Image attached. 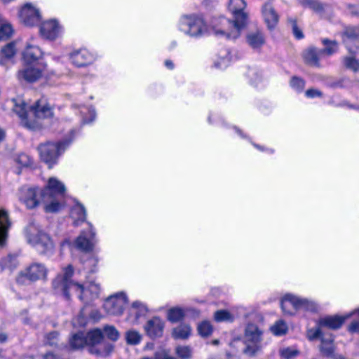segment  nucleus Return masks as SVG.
<instances>
[{"label":"nucleus","instance_id":"obj_1","mask_svg":"<svg viewBox=\"0 0 359 359\" xmlns=\"http://www.w3.org/2000/svg\"><path fill=\"white\" fill-rule=\"evenodd\" d=\"M246 6L244 0H229V9L233 15V22L225 18H220L214 22L212 32L219 37L229 39L238 38L247 22V15L243 12Z\"/></svg>","mask_w":359,"mask_h":359},{"label":"nucleus","instance_id":"obj_2","mask_svg":"<svg viewBox=\"0 0 359 359\" xmlns=\"http://www.w3.org/2000/svg\"><path fill=\"white\" fill-rule=\"evenodd\" d=\"M73 268L69 265L64 271L62 276H57L53 281V287L57 292H60L66 299H69L70 292L79 293V298L88 304L99 297L100 285L94 282L87 283L84 285L70 280L73 275Z\"/></svg>","mask_w":359,"mask_h":359},{"label":"nucleus","instance_id":"obj_3","mask_svg":"<svg viewBox=\"0 0 359 359\" xmlns=\"http://www.w3.org/2000/svg\"><path fill=\"white\" fill-rule=\"evenodd\" d=\"M13 111L19 116L21 123L30 130L41 128V119L51 117V108L41 100H37L32 104L25 103L23 100H14Z\"/></svg>","mask_w":359,"mask_h":359},{"label":"nucleus","instance_id":"obj_4","mask_svg":"<svg viewBox=\"0 0 359 359\" xmlns=\"http://www.w3.org/2000/svg\"><path fill=\"white\" fill-rule=\"evenodd\" d=\"M26 237L29 244L33 245L40 253L52 252L54 244L48 234L39 226L31 224L26 229Z\"/></svg>","mask_w":359,"mask_h":359},{"label":"nucleus","instance_id":"obj_5","mask_svg":"<svg viewBox=\"0 0 359 359\" xmlns=\"http://www.w3.org/2000/svg\"><path fill=\"white\" fill-rule=\"evenodd\" d=\"M280 306L283 312L287 315H293L299 310L312 312L318 310V306L315 302L290 294H286L283 297L280 302Z\"/></svg>","mask_w":359,"mask_h":359},{"label":"nucleus","instance_id":"obj_6","mask_svg":"<svg viewBox=\"0 0 359 359\" xmlns=\"http://www.w3.org/2000/svg\"><path fill=\"white\" fill-rule=\"evenodd\" d=\"M69 143V141L65 140L56 143L48 142L41 144L38 147L41 159L50 168H52L57 163L59 156L64 152Z\"/></svg>","mask_w":359,"mask_h":359},{"label":"nucleus","instance_id":"obj_7","mask_svg":"<svg viewBox=\"0 0 359 359\" xmlns=\"http://www.w3.org/2000/svg\"><path fill=\"white\" fill-rule=\"evenodd\" d=\"M181 32L191 37H199L208 32V26L204 20L197 15H184L179 23Z\"/></svg>","mask_w":359,"mask_h":359},{"label":"nucleus","instance_id":"obj_8","mask_svg":"<svg viewBox=\"0 0 359 359\" xmlns=\"http://www.w3.org/2000/svg\"><path fill=\"white\" fill-rule=\"evenodd\" d=\"M88 339V345L90 346L89 352L97 356L105 357L111 353L113 345L111 344H102L103 333L100 329H95L86 335Z\"/></svg>","mask_w":359,"mask_h":359},{"label":"nucleus","instance_id":"obj_9","mask_svg":"<svg viewBox=\"0 0 359 359\" xmlns=\"http://www.w3.org/2000/svg\"><path fill=\"white\" fill-rule=\"evenodd\" d=\"M48 270L43 264L32 263L19 273L16 281L20 285H26L27 282L45 279Z\"/></svg>","mask_w":359,"mask_h":359},{"label":"nucleus","instance_id":"obj_10","mask_svg":"<svg viewBox=\"0 0 359 359\" xmlns=\"http://www.w3.org/2000/svg\"><path fill=\"white\" fill-rule=\"evenodd\" d=\"M262 332L255 324H248L245 328V339L246 347L243 352L253 356L258 353L261 348Z\"/></svg>","mask_w":359,"mask_h":359},{"label":"nucleus","instance_id":"obj_11","mask_svg":"<svg viewBox=\"0 0 359 359\" xmlns=\"http://www.w3.org/2000/svg\"><path fill=\"white\" fill-rule=\"evenodd\" d=\"M47 74V65L45 62H37L32 65L25 63L24 67L18 72V79L20 81L24 80L33 83L46 76Z\"/></svg>","mask_w":359,"mask_h":359},{"label":"nucleus","instance_id":"obj_12","mask_svg":"<svg viewBox=\"0 0 359 359\" xmlns=\"http://www.w3.org/2000/svg\"><path fill=\"white\" fill-rule=\"evenodd\" d=\"M127 297L125 293L120 292L111 295L104 303V309L111 315H120L123 313L127 304Z\"/></svg>","mask_w":359,"mask_h":359},{"label":"nucleus","instance_id":"obj_13","mask_svg":"<svg viewBox=\"0 0 359 359\" xmlns=\"http://www.w3.org/2000/svg\"><path fill=\"white\" fill-rule=\"evenodd\" d=\"M41 192L39 189L23 187L20 190L19 198L28 208H34L41 202Z\"/></svg>","mask_w":359,"mask_h":359},{"label":"nucleus","instance_id":"obj_14","mask_svg":"<svg viewBox=\"0 0 359 359\" xmlns=\"http://www.w3.org/2000/svg\"><path fill=\"white\" fill-rule=\"evenodd\" d=\"M62 27L55 20H48L43 22L40 26L41 36L48 40H55L60 36Z\"/></svg>","mask_w":359,"mask_h":359},{"label":"nucleus","instance_id":"obj_15","mask_svg":"<svg viewBox=\"0 0 359 359\" xmlns=\"http://www.w3.org/2000/svg\"><path fill=\"white\" fill-rule=\"evenodd\" d=\"M20 18L27 26L37 25L41 18L39 11L31 4H25L20 10Z\"/></svg>","mask_w":359,"mask_h":359},{"label":"nucleus","instance_id":"obj_16","mask_svg":"<svg viewBox=\"0 0 359 359\" xmlns=\"http://www.w3.org/2000/svg\"><path fill=\"white\" fill-rule=\"evenodd\" d=\"M95 233L93 229L91 224H89V230L88 232L82 231L80 236L75 241L76 246L78 249L88 252L93 250L95 243Z\"/></svg>","mask_w":359,"mask_h":359},{"label":"nucleus","instance_id":"obj_17","mask_svg":"<svg viewBox=\"0 0 359 359\" xmlns=\"http://www.w3.org/2000/svg\"><path fill=\"white\" fill-rule=\"evenodd\" d=\"M70 58L72 63L79 67L89 65L95 60V55L85 48L72 52Z\"/></svg>","mask_w":359,"mask_h":359},{"label":"nucleus","instance_id":"obj_18","mask_svg":"<svg viewBox=\"0 0 359 359\" xmlns=\"http://www.w3.org/2000/svg\"><path fill=\"white\" fill-rule=\"evenodd\" d=\"M262 17L268 29H273L278 25L279 15L269 2L264 4L262 8Z\"/></svg>","mask_w":359,"mask_h":359},{"label":"nucleus","instance_id":"obj_19","mask_svg":"<svg viewBox=\"0 0 359 359\" xmlns=\"http://www.w3.org/2000/svg\"><path fill=\"white\" fill-rule=\"evenodd\" d=\"M164 328V322L158 317H154L147 321L144 329L150 337L162 336Z\"/></svg>","mask_w":359,"mask_h":359},{"label":"nucleus","instance_id":"obj_20","mask_svg":"<svg viewBox=\"0 0 359 359\" xmlns=\"http://www.w3.org/2000/svg\"><path fill=\"white\" fill-rule=\"evenodd\" d=\"M42 56V52L40 48L36 46L27 44L26 49L23 53V61L25 64L32 65L37 62H43L39 61Z\"/></svg>","mask_w":359,"mask_h":359},{"label":"nucleus","instance_id":"obj_21","mask_svg":"<svg viewBox=\"0 0 359 359\" xmlns=\"http://www.w3.org/2000/svg\"><path fill=\"white\" fill-rule=\"evenodd\" d=\"M349 317H351V314H348L344 316H327L320 318L319 320L318 325L320 326L327 327L330 329H338L342 325L345 320Z\"/></svg>","mask_w":359,"mask_h":359},{"label":"nucleus","instance_id":"obj_22","mask_svg":"<svg viewBox=\"0 0 359 359\" xmlns=\"http://www.w3.org/2000/svg\"><path fill=\"white\" fill-rule=\"evenodd\" d=\"M65 191V185L55 177H50L48 180L46 188L42 193L48 195H62Z\"/></svg>","mask_w":359,"mask_h":359},{"label":"nucleus","instance_id":"obj_23","mask_svg":"<svg viewBox=\"0 0 359 359\" xmlns=\"http://www.w3.org/2000/svg\"><path fill=\"white\" fill-rule=\"evenodd\" d=\"M41 202L44 203V210L46 212H55L61 208V204L56 200L55 195H48L41 193Z\"/></svg>","mask_w":359,"mask_h":359},{"label":"nucleus","instance_id":"obj_24","mask_svg":"<svg viewBox=\"0 0 359 359\" xmlns=\"http://www.w3.org/2000/svg\"><path fill=\"white\" fill-rule=\"evenodd\" d=\"M10 225L7 212L4 210H0V246L4 245L6 243Z\"/></svg>","mask_w":359,"mask_h":359},{"label":"nucleus","instance_id":"obj_25","mask_svg":"<svg viewBox=\"0 0 359 359\" xmlns=\"http://www.w3.org/2000/svg\"><path fill=\"white\" fill-rule=\"evenodd\" d=\"M323 57L320 50L316 48H309L304 53V58L306 63L312 66H318L319 60Z\"/></svg>","mask_w":359,"mask_h":359},{"label":"nucleus","instance_id":"obj_26","mask_svg":"<svg viewBox=\"0 0 359 359\" xmlns=\"http://www.w3.org/2000/svg\"><path fill=\"white\" fill-rule=\"evenodd\" d=\"M71 217L74 219V226H78L80 222H83L86 218V211L85 208L81 203H76L71 210Z\"/></svg>","mask_w":359,"mask_h":359},{"label":"nucleus","instance_id":"obj_27","mask_svg":"<svg viewBox=\"0 0 359 359\" xmlns=\"http://www.w3.org/2000/svg\"><path fill=\"white\" fill-rule=\"evenodd\" d=\"M69 348L72 350H77L83 348L88 345V339L86 334L83 332H78L73 334L69 339Z\"/></svg>","mask_w":359,"mask_h":359},{"label":"nucleus","instance_id":"obj_28","mask_svg":"<svg viewBox=\"0 0 359 359\" xmlns=\"http://www.w3.org/2000/svg\"><path fill=\"white\" fill-rule=\"evenodd\" d=\"M191 334V328L189 325L181 323L172 330V336L175 339H187Z\"/></svg>","mask_w":359,"mask_h":359},{"label":"nucleus","instance_id":"obj_29","mask_svg":"<svg viewBox=\"0 0 359 359\" xmlns=\"http://www.w3.org/2000/svg\"><path fill=\"white\" fill-rule=\"evenodd\" d=\"M247 41L252 48H257L264 43L265 39L263 33L259 30H257L251 32L248 34Z\"/></svg>","mask_w":359,"mask_h":359},{"label":"nucleus","instance_id":"obj_30","mask_svg":"<svg viewBox=\"0 0 359 359\" xmlns=\"http://www.w3.org/2000/svg\"><path fill=\"white\" fill-rule=\"evenodd\" d=\"M190 311V309H183L180 307H173L168 311L167 318L171 323H177L184 318L186 312Z\"/></svg>","mask_w":359,"mask_h":359},{"label":"nucleus","instance_id":"obj_31","mask_svg":"<svg viewBox=\"0 0 359 359\" xmlns=\"http://www.w3.org/2000/svg\"><path fill=\"white\" fill-rule=\"evenodd\" d=\"M16 53L15 43H10L4 46L0 53V64L4 65L6 60L12 58Z\"/></svg>","mask_w":359,"mask_h":359},{"label":"nucleus","instance_id":"obj_32","mask_svg":"<svg viewBox=\"0 0 359 359\" xmlns=\"http://www.w3.org/2000/svg\"><path fill=\"white\" fill-rule=\"evenodd\" d=\"M13 34V28L11 24L0 18V41L8 39Z\"/></svg>","mask_w":359,"mask_h":359},{"label":"nucleus","instance_id":"obj_33","mask_svg":"<svg viewBox=\"0 0 359 359\" xmlns=\"http://www.w3.org/2000/svg\"><path fill=\"white\" fill-rule=\"evenodd\" d=\"M324 48L320 50L323 55H332L338 50V43L336 41H331L324 39L322 41Z\"/></svg>","mask_w":359,"mask_h":359},{"label":"nucleus","instance_id":"obj_34","mask_svg":"<svg viewBox=\"0 0 359 359\" xmlns=\"http://www.w3.org/2000/svg\"><path fill=\"white\" fill-rule=\"evenodd\" d=\"M271 332L276 336H282L287 332V324L282 320L276 321L270 328Z\"/></svg>","mask_w":359,"mask_h":359},{"label":"nucleus","instance_id":"obj_35","mask_svg":"<svg viewBox=\"0 0 359 359\" xmlns=\"http://www.w3.org/2000/svg\"><path fill=\"white\" fill-rule=\"evenodd\" d=\"M175 353L180 359H191L193 355V351L188 346H178L175 348Z\"/></svg>","mask_w":359,"mask_h":359},{"label":"nucleus","instance_id":"obj_36","mask_svg":"<svg viewBox=\"0 0 359 359\" xmlns=\"http://www.w3.org/2000/svg\"><path fill=\"white\" fill-rule=\"evenodd\" d=\"M126 339L128 344L136 345L141 341L142 336L137 331L131 330L126 333Z\"/></svg>","mask_w":359,"mask_h":359},{"label":"nucleus","instance_id":"obj_37","mask_svg":"<svg viewBox=\"0 0 359 359\" xmlns=\"http://www.w3.org/2000/svg\"><path fill=\"white\" fill-rule=\"evenodd\" d=\"M81 113L83 116V121L85 123H89L92 122L96 117V114L93 108H88L86 107H82Z\"/></svg>","mask_w":359,"mask_h":359},{"label":"nucleus","instance_id":"obj_38","mask_svg":"<svg viewBox=\"0 0 359 359\" xmlns=\"http://www.w3.org/2000/svg\"><path fill=\"white\" fill-rule=\"evenodd\" d=\"M197 330L201 337H206L211 334L212 327L210 322L205 320L198 325Z\"/></svg>","mask_w":359,"mask_h":359},{"label":"nucleus","instance_id":"obj_39","mask_svg":"<svg viewBox=\"0 0 359 359\" xmlns=\"http://www.w3.org/2000/svg\"><path fill=\"white\" fill-rule=\"evenodd\" d=\"M214 318L217 322H232L234 319L232 314L226 310H219L215 313Z\"/></svg>","mask_w":359,"mask_h":359},{"label":"nucleus","instance_id":"obj_40","mask_svg":"<svg viewBox=\"0 0 359 359\" xmlns=\"http://www.w3.org/2000/svg\"><path fill=\"white\" fill-rule=\"evenodd\" d=\"M147 309L144 304L139 302L133 304L130 313L136 316V319L147 313Z\"/></svg>","mask_w":359,"mask_h":359},{"label":"nucleus","instance_id":"obj_41","mask_svg":"<svg viewBox=\"0 0 359 359\" xmlns=\"http://www.w3.org/2000/svg\"><path fill=\"white\" fill-rule=\"evenodd\" d=\"M103 337L106 336L112 341H116L119 337V332L114 326L107 325L103 328Z\"/></svg>","mask_w":359,"mask_h":359},{"label":"nucleus","instance_id":"obj_42","mask_svg":"<svg viewBox=\"0 0 359 359\" xmlns=\"http://www.w3.org/2000/svg\"><path fill=\"white\" fill-rule=\"evenodd\" d=\"M279 352L283 359H293L299 354V351L297 349L290 347L282 348Z\"/></svg>","mask_w":359,"mask_h":359},{"label":"nucleus","instance_id":"obj_43","mask_svg":"<svg viewBox=\"0 0 359 359\" xmlns=\"http://www.w3.org/2000/svg\"><path fill=\"white\" fill-rule=\"evenodd\" d=\"M247 76L250 79L251 83L255 85H257L262 79V73L253 68L248 69Z\"/></svg>","mask_w":359,"mask_h":359},{"label":"nucleus","instance_id":"obj_44","mask_svg":"<svg viewBox=\"0 0 359 359\" xmlns=\"http://www.w3.org/2000/svg\"><path fill=\"white\" fill-rule=\"evenodd\" d=\"M288 22L290 24L292 33L294 37L297 39H302L304 38V34L302 29L298 26L296 19L290 18Z\"/></svg>","mask_w":359,"mask_h":359},{"label":"nucleus","instance_id":"obj_45","mask_svg":"<svg viewBox=\"0 0 359 359\" xmlns=\"http://www.w3.org/2000/svg\"><path fill=\"white\" fill-rule=\"evenodd\" d=\"M345 66L357 72L359 69V61L353 57H346L344 58Z\"/></svg>","mask_w":359,"mask_h":359},{"label":"nucleus","instance_id":"obj_46","mask_svg":"<svg viewBox=\"0 0 359 359\" xmlns=\"http://www.w3.org/2000/svg\"><path fill=\"white\" fill-rule=\"evenodd\" d=\"M299 1L303 6L316 11H319L323 8L320 3L316 0H299Z\"/></svg>","mask_w":359,"mask_h":359},{"label":"nucleus","instance_id":"obj_47","mask_svg":"<svg viewBox=\"0 0 359 359\" xmlns=\"http://www.w3.org/2000/svg\"><path fill=\"white\" fill-rule=\"evenodd\" d=\"M15 161L20 166L27 167L31 164L30 157L25 154H20L15 158Z\"/></svg>","mask_w":359,"mask_h":359},{"label":"nucleus","instance_id":"obj_48","mask_svg":"<svg viewBox=\"0 0 359 359\" xmlns=\"http://www.w3.org/2000/svg\"><path fill=\"white\" fill-rule=\"evenodd\" d=\"M290 86L291 87L297 91H302L304 88V81L297 76H294L292 78L290 81Z\"/></svg>","mask_w":359,"mask_h":359},{"label":"nucleus","instance_id":"obj_49","mask_svg":"<svg viewBox=\"0 0 359 359\" xmlns=\"http://www.w3.org/2000/svg\"><path fill=\"white\" fill-rule=\"evenodd\" d=\"M320 350L326 355H331L333 352L332 340L325 341L323 339Z\"/></svg>","mask_w":359,"mask_h":359},{"label":"nucleus","instance_id":"obj_50","mask_svg":"<svg viewBox=\"0 0 359 359\" xmlns=\"http://www.w3.org/2000/svg\"><path fill=\"white\" fill-rule=\"evenodd\" d=\"M58 333L57 332H52L46 336V343L50 346L57 344Z\"/></svg>","mask_w":359,"mask_h":359},{"label":"nucleus","instance_id":"obj_51","mask_svg":"<svg viewBox=\"0 0 359 359\" xmlns=\"http://www.w3.org/2000/svg\"><path fill=\"white\" fill-rule=\"evenodd\" d=\"M320 330L319 327L315 329H310L307 332V337L310 340L316 339L320 336Z\"/></svg>","mask_w":359,"mask_h":359},{"label":"nucleus","instance_id":"obj_52","mask_svg":"<svg viewBox=\"0 0 359 359\" xmlns=\"http://www.w3.org/2000/svg\"><path fill=\"white\" fill-rule=\"evenodd\" d=\"M345 35L348 39H355L359 36V29L358 28H349L346 32Z\"/></svg>","mask_w":359,"mask_h":359},{"label":"nucleus","instance_id":"obj_53","mask_svg":"<svg viewBox=\"0 0 359 359\" xmlns=\"http://www.w3.org/2000/svg\"><path fill=\"white\" fill-rule=\"evenodd\" d=\"M83 312V310H82L78 317L74 320V323H77L79 326H84L86 324V318Z\"/></svg>","mask_w":359,"mask_h":359},{"label":"nucleus","instance_id":"obj_54","mask_svg":"<svg viewBox=\"0 0 359 359\" xmlns=\"http://www.w3.org/2000/svg\"><path fill=\"white\" fill-rule=\"evenodd\" d=\"M157 359H176L172 356H170L168 352L165 350H161L156 352Z\"/></svg>","mask_w":359,"mask_h":359},{"label":"nucleus","instance_id":"obj_55","mask_svg":"<svg viewBox=\"0 0 359 359\" xmlns=\"http://www.w3.org/2000/svg\"><path fill=\"white\" fill-rule=\"evenodd\" d=\"M306 95L308 97H315L321 95V92L316 89H309L306 91Z\"/></svg>","mask_w":359,"mask_h":359},{"label":"nucleus","instance_id":"obj_56","mask_svg":"<svg viewBox=\"0 0 359 359\" xmlns=\"http://www.w3.org/2000/svg\"><path fill=\"white\" fill-rule=\"evenodd\" d=\"M348 330L359 334V320L353 321L348 327Z\"/></svg>","mask_w":359,"mask_h":359},{"label":"nucleus","instance_id":"obj_57","mask_svg":"<svg viewBox=\"0 0 359 359\" xmlns=\"http://www.w3.org/2000/svg\"><path fill=\"white\" fill-rule=\"evenodd\" d=\"M229 61V58L227 55H226L222 57L221 62H217V63H215V65L219 68H222L223 67H226L228 65Z\"/></svg>","mask_w":359,"mask_h":359},{"label":"nucleus","instance_id":"obj_58","mask_svg":"<svg viewBox=\"0 0 359 359\" xmlns=\"http://www.w3.org/2000/svg\"><path fill=\"white\" fill-rule=\"evenodd\" d=\"M90 318L95 320H98L101 318V314L100 313V312L98 311L95 310V311H92V313L90 314Z\"/></svg>","mask_w":359,"mask_h":359},{"label":"nucleus","instance_id":"obj_59","mask_svg":"<svg viewBox=\"0 0 359 359\" xmlns=\"http://www.w3.org/2000/svg\"><path fill=\"white\" fill-rule=\"evenodd\" d=\"M97 262H98V260L96 257H91L88 260H87L86 264L93 265L95 267L96 266V264H97Z\"/></svg>","mask_w":359,"mask_h":359},{"label":"nucleus","instance_id":"obj_60","mask_svg":"<svg viewBox=\"0 0 359 359\" xmlns=\"http://www.w3.org/2000/svg\"><path fill=\"white\" fill-rule=\"evenodd\" d=\"M44 359H60L59 357L52 353H48L43 356Z\"/></svg>","mask_w":359,"mask_h":359},{"label":"nucleus","instance_id":"obj_61","mask_svg":"<svg viewBox=\"0 0 359 359\" xmlns=\"http://www.w3.org/2000/svg\"><path fill=\"white\" fill-rule=\"evenodd\" d=\"M165 66L169 69H172L174 68V64L170 60H167L165 61Z\"/></svg>","mask_w":359,"mask_h":359},{"label":"nucleus","instance_id":"obj_62","mask_svg":"<svg viewBox=\"0 0 359 359\" xmlns=\"http://www.w3.org/2000/svg\"><path fill=\"white\" fill-rule=\"evenodd\" d=\"M7 340V335L5 333L0 332V343L5 342Z\"/></svg>","mask_w":359,"mask_h":359},{"label":"nucleus","instance_id":"obj_63","mask_svg":"<svg viewBox=\"0 0 359 359\" xmlns=\"http://www.w3.org/2000/svg\"><path fill=\"white\" fill-rule=\"evenodd\" d=\"M5 136L4 131L1 129H0V142L4 140Z\"/></svg>","mask_w":359,"mask_h":359},{"label":"nucleus","instance_id":"obj_64","mask_svg":"<svg viewBox=\"0 0 359 359\" xmlns=\"http://www.w3.org/2000/svg\"><path fill=\"white\" fill-rule=\"evenodd\" d=\"M355 313H358L359 315V308L357 309H355L354 311L351 312L349 314H351V316L353 314H355Z\"/></svg>","mask_w":359,"mask_h":359}]
</instances>
